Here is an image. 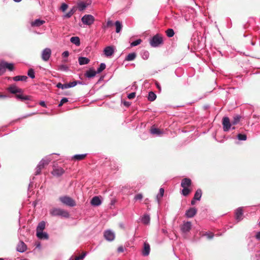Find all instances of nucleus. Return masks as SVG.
I'll return each instance as SVG.
<instances>
[{
    "label": "nucleus",
    "mask_w": 260,
    "mask_h": 260,
    "mask_svg": "<svg viewBox=\"0 0 260 260\" xmlns=\"http://www.w3.org/2000/svg\"><path fill=\"white\" fill-rule=\"evenodd\" d=\"M50 214L53 216H59L64 218H69L70 216L68 211L59 208L51 209L50 210Z\"/></svg>",
    "instance_id": "nucleus-1"
},
{
    "label": "nucleus",
    "mask_w": 260,
    "mask_h": 260,
    "mask_svg": "<svg viewBox=\"0 0 260 260\" xmlns=\"http://www.w3.org/2000/svg\"><path fill=\"white\" fill-rule=\"evenodd\" d=\"M59 201L63 204L69 207H74L76 206L75 201L72 198L67 196L59 197Z\"/></svg>",
    "instance_id": "nucleus-2"
},
{
    "label": "nucleus",
    "mask_w": 260,
    "mask_h": 260,
    "mask_svg": "<svg viewBox=\"0 0 260 260\" xmlns=\"http://www.w3.org/2000/svg\"><path fill=\"white\" fill-rule=\"evenodd\" d=\"M163 42L162 38L158 35H156L152 37L150 41V44L152 47H158Z\"/></svg>",
    "instance_id": "nucleus-3"
},
{
    "label": "nucleus",
    "mask_w": 260,
    "mask_h": 260,
    "mask_svg": "<svg viewBox=\"0 0 260 260\" xmlns=\"http://www.w3.org/2000/svg\"><path fill=\"white\" fill-rule=\"evenodd\" d=\"M94 20V17L90 14L85 15L81 18L82 22L86 25H90L93 24Z\"/></svg>",
    "instance_id": "nucleus-4"
},
{
    "label": "nucleus",
    "mask_w": 260,
    "mask_h": 260,
    "mask_svg": "<svg viewBox=\"0 0 260 260\" xmlns=\"http://www.w3.org/2000/svg\"><path fill=\"white\" fill-rule=\"evenodd\" d=\"M51 55V50L49 48H46L43 50L41 54L42 59L44 61L49 60Z\"/></svg>",
    "instance_id": "nucleus-5"
},
{
    "label": "nucleus",
    "mask_w": 260,
    "mask_h": 260,
    "mask_svg": "<svg viewBox=\"0 0 260 260\" xmlns=\"http://www.w3.org/2000/svg\"><path fill=\"white\" fill-rule=\"evenodd\" d=\"M222 125L223 131L228 132L231 128L233 124L230 122V119L228 117H224L222 119Z\"/></svg>",
    "instance_id": "nucleus-6"
},
{
    "label": "nucleus",
    "mask_w": 260,
    "mask_h": 260,
    "mask_svg": "<svg viewBox=\"0 0 260 260\" xmlns=\"http://www.w3.org/2000/svg\"><path fill=\"white\" fill-rule=\"evenodd\" d=\"M243 211L242 207H239L235 211V218L237 222H239L243 219Z\"/></svg>",
    "instance_id": "nucleus-7"
},
{
    "label": "nucleus",
    "mask_w": 260,
    "mask_h": 260,
    "mask_svg": "<svg viewBox=\"0 0 260 260\" xmlns=\"http://www.w3.org/2000/svg\"><path fill=\"white\" fill-rule=\"evenodd\" d=\"M8 91L13 94L20 93L22 92L21 88L17 87L15 84L10 85L7 89Z\"/></svg>",
    "instance_id": "nucleus-8"
},
{
    "label": "nucleus",
    "mask_w": 260,
    "mask_h": 260,
    "mask_svg": "<svg viewBox=\"0 0 260 260\" xmlns=\"http://www.w3.org/2000/svg\"><path fill=\"white\" fill-rule=\"evenodd\" d=\"M191 228V223L190 221L184 222L181 227V230L182 233H186L189 232Z\"/></svg>",
    "instance_id": "nucleus-9"
},
{
    "label": "nucleus",
    "mask_w": 260,
    "mask_h": 260,
    "mask_svg": "<svg viewBox=\"0 0 260 260\" xmlns=\"http://www.w3.org/2000/svg\"><path fill=\"white\" fill-rule=\"evenodd\" d=\"M105 239L109 241H112L115 239V234L111 230H107L104 233Z\"/></svg>",
    "instance_id": "nucleus-10"
},
{
    "label": "nucleus",
    "mask_w": 260,
    "mask_h": 260,
    "mask_svg": "<svg viewBox=\"0 0 260 260\" xmlns=\"http://www.w3.org/2000/svg\"><path fill=\"white\" fill-rule=\"evenodd\" d=\"M64 173V170L61 167H55L52 171V174L56 177H60Z\"/></svg>",
    "instance_id": "nucleus-11"
},
{
    "label": "nucleus",
    "mask_w": 260,
    "mask_h": 260,
    "mask_svg": "<svg viewBox=\"0 0 260 260\" xmlns=\"http://www.w3.org/2000/svg\"><path fill=\"white\" fill-rule=\"evenodd\" d=\"M45 23V21L40 19H37L30 22V25L32 27H40Z\"/></svg>",
    "instance_id": "nucleus-12"
},
{
    "label": "nucleus",
    "mask_w": 260,
    "mask_h": 260,
    "mask_svg": "<svg viewBox=\"0 0 260 260\" xmlns=\"http://www.w3.org/2000/svg\"><path fill=\"white\" fill-rule=\"evenodd\" d=\"M197 212V210L195 208H190L185 212V215L187 218L193 217Z\"/></svg>",
    "instance_id": "nucleus-13"
},
{
    "label": "nucleus",
    "mask_w": 260,
    "mask_h": 260,
    "mask_svg": "<svg viewBox=\"0 0 260 260\" xmlns=\"http://www.w3.org/2000/svg\"><path fill=\"white\" fill-rule=\"evenodd\" d=\"M26 249L27 246L26 244L23 241H20L16 247L17 251L19 252H24Z\"/></svg>",
    "instance_id": "nucleus-14"
},
{
    "label": "nucleus",
    "mask_w": 260,
    "mask_h": 260,
    "mask_svg": "<svg viewBox=\"0 0 260 260\" xmlns=\"http://www.w3.org/2000/svg\"><path fill=\"white\" fill-rule=\"evenodd\" d=\"M150 247L149 244L147 242H145L144 243L143 249L142 252V255L144 256H148L150 253Z\"/></svg>",
    "instance_id": "nucleus-15"
},
{
    "label": "nucleus",
    "mask_w": 260,
    "mask_h": 260,
    "mask_svg": "<svg viewBox=\"0 0 260 260\" xmlns=\"http://www.w3.org/2000/svg\"><path fill=\"white\" fill-rule=\"evenodd\" d=\"M104 52L106 56H111L114 52V48L112 46H107L104 49Z\"/></svg>",
    "instance_id": "nucleus-16"
},
{
    "label": "nucleus",
    "mask_w": 260,
    "mask_h": 260,
    "mask_svg": "<svg viewBox=\"0 0 260 260\" xmlns=\"http://www.w3.org/2000/svg\"><path fill=\"white\" fill-rule=\"evenodd\" d=\"M91 204L94 206H98L102 204V201L100 197L99 196H95L92 198L91 200Z\"/></svg>",
    "instance_id": "nucleus-17"
},
{
    "label": "nucleus",
    "mask_w": 260,
    "mask_h": 260,
    "mask_svg": "<svg viewBox=\"0 0 260 260\" xmlns=\"http://www.w3.org/2000/svg\"><path fill=\"white\" fill-rule=\"evenodd\" d=\"M37 236L39 239H46L47 240L49 238V236L48 234L46 232H37Z\"/></svg>",
    "instance_id": "nucleus-18"
},
{
    "label": "nucleus",
    "mask_w": 260,
    "mask_h": 260,
    "mask_svg": "<svg viewBox=\"0 0 260 260\" xmlns=\"http://www.w3.org/2000/svg\"><path fill=\"white\" fill-rule=\"evenodd\" d=\"M96 74H98L96 71H95L94 70L90 69L86 71L85 74V76L88 78H91L94 77Z\"/></svg>",
    "instance_id": "nucleus-19"
},
{
    "label": "nucleus",
    "mask_w": 260,
    "mask_h": 260,
    "mask_svg": "<svg viewBox=\"0 0 260 260\" xmlns=\"http://www.w3.org/2000/svg\"><path fill=\"white\" fill-rule=\"evenodd\" d=\"M191 180L189 178H186L183 179L181 183V186L182 187H189L191 184Z\"/></svg>",
    "instance_id": "nucleus-20"
},
{
    "label": "nucleus",
    "mask_w": 260,
    "mask_h": 260,
    "mask_svg": "<svg viewBox=\"0 0 260 260\" xmlns=\"http://www.w3.org/2000/svg\"><path fill=\"white\" fill-rule=\"evenodd\" d=\"M164 189L160 188L159 190V193L156 195V200L158 204H160V200L164 196Z\"/></svg>",
    "instance_id": "nucleus-21"
},
{
    "label": "nucleus",
    "mask_w": 260,
    "mask_h": 260,
    "mask_svg": "<svg viewBox=\"0 0 260 260\" xmlns=\"http://www.w3.org/2000/svg\"><path fill=\"white\" fill-rule=\"evenodd\" d=\"M90 60L85 57H79L78 58V61L80 65H84L88 64Z\"/></svg>",
    "instance_id": "nucleus-22"
},
{
    "label": "nucleus",
    "mask_w": 260,
    "mask_h": 260,
    "mask_svg": "<svg viewBox=\"0 0 260 260\" xmlns=\"http://www.w3.org/2000/svg\"><path fill=\"white\" fill-rule=\"evenodd\" d=\"M150 216L149 215L147 214H144L141 218V221L144 224H148L150 222Z\"/></svg>",
    "instance_id": "nucleus-23"
},
{
    "label": "nucleus",
    "mask_w": 260,
    "mask_h": 260,
    "mask_svg": "<svg viewBox=\"0 0 260 260\" xmlns=\"http://www.w3.org/2000/svg\"><path fill=\"white\" fill-rule=\"evenodd\" d=\"M150 133L157 136H159L162 134V132L158 128L152 127L150 129Z\"/></svg>",
    "instance_id": "nucleus-24"
},
{
    "label": "nucleus",
    "mask_w": 260,
    "mask_h": 260,
    "mask_svg": "<svg viewBox=\"0 0 260 260\" xmlns=\"http://www.w3.org/2000/svg\"><path fill=\"white\" fill-rule=\"evenodd\" d=\"M50 161L51 159L49 157H46L45 158H43L39 164H41V167L44 168V166L45 165H47Z\"/></svg>",
    "instance_id": "nucleus-25"
},
{
    "label": "nucleus",
    "mask_w": 260,
    "mask_h": 260,
    "mask_svg": "<svg viewBox=\"0 0 260 260\" xmlns=\"http://www.w3.org/2000/svg\"><path fill=\"white\" fill-rule=\"evenodd\" d=\"M70 41L73 44H75L77 46H79L80 45V39L78 37H73L70 39Z\"/></svg>",
    "instance_id": "nucleus-26"
},
{
    "label": "nucleus",
    "mask_w": 260,
    "mask_h": 260,
    "mask_svg": "<svg viewBox=\"0 0 260 260\" xmlns=\"http://www.w3.org/2000/svg\"><path fill=\"white\" fill-rule=\"evenodd\" d=\"M46 223L45 221H42L39 223L37 227V232H42L45 228Z\"/></svg>",
    "instance_id": "nucleus-27"
},
{
    "label": "nucleus",
    "mask_w": 260,
    "mask_h": 260,
    "mask_svg": "<svg viewBox=\"0 0 260 260\" xmlns=\"http://www.w3.org/2000/svg\"><path fill=\"white\" fill-rule=\"evenodd\" d=\"M136 53L135 52H133L131 53H129L125 57V60L126 61H132L134 60L136 57Z\"/></svg>",
    "instance_id": "nucleus-28"
},
{
    "label": "nucleus",
    "mask_w": 260,
    "mask_h": 260,
    "mask_svg": "<svg viewBox=\"0 0 260 260\" xmlns=\"http://www.w3.org/2000/svg\"><path fill=\"white\" fill-rule=\"evenodd\" d=\"M27 79L26 76H16L13 77V80L15 81H25Z\"/></svg>",
    "instance_id": "nucleus-29"
},
{
    "label": "nucleus",
    "mask_w": 260,
    "mask_h": 260,
    "mask_svg": "<svg viewBox=\"0 0 260 260\" xmlns=\"http://www.w3.org/2000/svg\"><path fill=\"white\" fill-rule=\"evenodd\" d=\"M202 195V192L201 189H198L196 191L195 194L194 195V199H196L197 201H200L201 200V197Z\"/></svg>",
    "instance_id": "nucleus-30"
},
{
    "label": "nucleus",
    "mask_w": 260,
    "mask_h": 260,
    "mask_svg": "<svg viewBox=\"0 0 260 260\" xmlns=\"http://www.w3.org/2000/svg\"><path fill=\"white\" fill-rule=\"evenodd\" d=\"M16 98L21 101L30 100V98L29 96L23 95L22 94H18L16 95Z\"/></svg>",
    "instance_id": "nucleus-31"
},
{
    "label": "nucleus",
    "mask_w": 260,
    "mask_h": 260,
    "mask_svg": "<svg viewBox=\"0 0 260 260\" xmlns=\"http://www.w3.org/2000/svg\"><path fill=\"white\" fill-rule=\"evenodd\" d=\"M76 11V9L75 8H73L72 9H71L69 12H68L67 13H66V14H64L63 16V17L64 18H70L74 14V13Z\"/></svg>",
    "instance_id": "nucleus-32"
},
{
    "label": "nucleus",
    "mask_w": 260,
    "mask_h": 260,
    "mask_svg": "<svg viewBox=\"0 0 260 260\" xmlns=\"http://www.w3.org/2000/svg\"><path fill=\"white\" fill-rule=\"evenodd\" d=\"M88 4L86 3L81 2L78 4V7L79 11H81L84 10L87 6Z\"/></svg>",
    "instance_id": "nucleus-33"
},
{
    "label": "nucleus",
    "mask_w": 260,
    "mask_h": 260,
    "mask_svg": "<svg viewBox=\"0 0 260 260\" xmlns=\"http://www.w3.org/2000/svg\"><path fill=\"white\" fill-rule=\"evenodd\" d=\"M116 26V32L117 33L120 32L122 28V23L119 21H116L115 23Z\"/></svg>",
    "instance_id": "nucleus-34"
},
{
    "label": "nucleus",
    "mask_w": 260,
    "mask_h": 260,
    "mask_svg": "<svg viewBox=\"0 0 260 260\" xmlns=\"http://www.w3.org/2000/svg\"><path fill=\"white\" fill-rule=\"evenodd\" d=\"M156 98V95L155 93L152 91H150L148 93V100L149 101L152 102L154 101Z\"/></svg>",
    "instance_id": "nucleus-35"
},
{
    "label": "nucleus",
    "mask_w": 260,
    "mask_h": 260,
    "mask_svg": "<svg viewBox=\"0 0 260 260\" xmlns=\"http://www.w3.org/2000/svg\"><path fill=\"white\" fill-rule=\"evenodd\" d=\"M5 67L6 69H8L9 71H12L14 69V64L12 63H8L5 61H3Z\"/></svg>",
    "instance_id": "nucleus-36"
},
{
    "label": "nucleus",
    "mask_w": 260,
    "mask_h": 260,
    "mask_svg": "<svg viewBox=\"0 0 260 260\" xmlns=\"http://www.w3.org/2000/svg\"><path fill=\"white\" fill-rule=\"evenodd\" d=\"M141 56L144 59H147L149 56V53L148 51L143 50L141 52Z\"/></svg>",
    "instance_id": "nucleus-37"
},
{
    "label": "nucleus",
    "mask_w": 260,
    "mask_h": 260,
    "mask_svg": "<svg viewBox=\"0 0 260 260\" xmlns=\"http://www.w3.org/2000/svg\"><path fill=\"white\" fill-rule=\"evenodd\" d=\"M241 116L239 115H236L234 117L233 120L232 121V124L233 125H236L238 123L240 120Z\"/></svg>",
    "instance_id": "nucleus-38"
},
{
    "label": "nucleus",
    "mask_w": 260,
    "mask_h": 260,
    "mask_svg": "<svg viewBox=\"0 0 260 260\" xmlns=\"http://www.w3.org/2000/svg\"><path fill=\"white\" fill-rule=\"evenodd\" d=\"M167 36L169 38L172 37L174 35V31L172 28H169L166 31Z\"/></svg>",
    "instance_id": "nucleus-39"
},
{
    "label": "nucleus",
    "mask_w": 260,
    "mask_h": 260,
    "mask_svg": "<svg viewBox=\"0 0 260 260\" xmlns=\"http://www.w3.org/2000/svg\"><path fill=\"white\" fill-rule=\"evenodd\" d=\"M27 75L31 79H34L35 77V71L32 69H29L27 72Z\"/></svg>",
    "instance_id": "nucleus-40"
},
{
    "label": "nucleus",
    "mask_w": 260,
    "mask_h": 260,
    "mask_svg": "<svg viewBox=\"0 0 260 260\" xmlns=\"http://www.w3.org/2000/svg\"><path fill=\"white\" fill-rule=\"evenodd\" d=\"M106 68V64L104 63H101L100 67L97 69L96 72L98 74L102 72Z\"/></svg>",
    "instance_id": "nucleus-41"
},
{
    "label": "nucleus",
    "mask_w": 260,
    "mask_h": 260,
    "mask_svg": "<svg viewBox=\"0 0 260 260\" xmlns=\"http://www.w3.org/2000/svg\"><path fill=\"white\" fill-rule=\"evenodd\" d=\"M86 156V154H76L73 157L74 158L77 160H82Z\"/></svg>",
    "instance_id": "nucleus-42"
},
{
    "label": "nucleus",
    "mask_w": 260,
    "mask_h": 260,
    "mask_svg": "<svg viewBox=\"0 0 260 260\" xmlns=\"http://www.w3.org/2000/svg\"><path fill=\"white\" fill-rule=\"evenodd\" d=\"M6 71V68L5 67L3 61L0 63V76L2 75Z\"/></svg>",
    "instance_id": "nucleus-43"
},
{
    "label": "nucleus",
    "mask_w": 260,
    "mask_h": 260,
    "mask_svg": "<svg viewBox=\"0 0 260 260\" xmlns=\"http://www.w3.org/2000/svg\"><path fill=\"white\" fill-rule=\"evenodd\" d=\"M58 70L61 71H67L69 70V68L66 65L61 64L58 66Z\"/></svg>",
    "instance_id": "nucleus-44"
},
{
    "label": "nucleus",
    "mask_w": 260,
    "mask_h": 260,
    "mask_svg": "<svg viewBox=\"0 0 260 260\" xmlns=\"http://www.w3.org/2000/svg\"><path fill=\"white\" fill-rule=\"evenodd\" d=\"M41 164H39L36 168L35 175H38L40 174L41 170L43 168L41 166Z\"/></svg>",
    "instance_id": "nucleus-45"
},
{
    "label": "nucleus",
    "mask_w": 260,
    "mask_h": 260,
    "mask_svg": "<svg viewBox=\"0 0 260 260\" xmlns=\"http://www.w3.org/2000/svg\"><path fill=\"white\" fill-rule=\"evenodd\" d=\"M56 87L58 88H61L62 89H67L68 86L67 84H62L61 83H58L56 85Z\"/></svg>",
    "instance_id": "nucleus-46"
},
{
    "label": "nucleus",
    "mask_w": 260,
    "mask_h": 260,
    "mask_svg": "<svg viewBox=\"0 0 260 260\" xmlns=\"http://www.w3.org/2000/svg\"><path fill=\"white\" fill-rule=\"evenodd\" d=\"M237 138L241 141H245L247 139V136L245 134H239L237 136Z\"/></svg>",
    "instance_id": "nucleus-47"
},
{
    "label": "nucleus",
    "mask_w": 260,
    "mask_h": 260,
    "mask_svg": "<svg viewBox=\"0 0 260 260\" xmlns=\"http://www.w3.org/2000/svg\"><path fill=\"white\" fill-rule=\"evenodd\" d=\"M183 188L182 190V194L184 196H187L190 192V190L188 188V187H184Z\"/></svg>",
    "instance_id": "nucleus-48"
},
{
    "label": "nucleus",
    "mask_w": 260,
    "mask_h": 260,
    "mask_svg": "<svg viewBox=\"0 0 260 260\" xmlns=\"http://www.w3.org/2000/svg\"><path fill=\"white\" fill-rule=\"evenodd\" d=\"M142 42V40L141 39H137L134 41H133V42L131 43V46L132 47H134V46H137L138 45H139Z\"/></svg>",
    "instance_id": "nucleus-49"
},
{
    "label": "nucleus",
    "mask_w": 260,
    "mask_h": 260,
    "mask_svg": "<svg viewBox=\"0 0 260 260\" xmlns=\"http://www.w3.org/2000/svg\"><path fill=\"white\" fill-rule=\"evenodd\" d=\"M68 86V88H72L73 87H75L77 85V82H76V81H74L73 82H71L69 83H67Z\"/></svg>",
    "instance_id": "nucleus-50"
},
{
    "label": "nucleus",
    "mask_w": 260,
    "mask_h": 260,
    "mask_svg": "<svg viewBox=\"0 0 260 260\" xmlns=\"http://www.w3.org/2000/svg\"><path fill=\"white\" fill-rule=\"evenodd\" d=\"M68 102V98H63L61 100L59 104H58V107L62 106L63 104H64V103H67Z\"/></svg>",
    "instance_id": "nucleus-51"
},
{
    "label": "nucleus",
    "mask_w": 260,
    "mask_h": 260,
    "mask_svg": "<svg viewBox=\"0 0 260 260\" xmlns=\"http://www.w3.org/2000/svg\"><path fill=\"white\" fill-rule=\"evenodd\" d=\"M86 255V253H83L81 255L79 256H76L74 259L72 258V260H80L81 259H83L85 257Z\"/></svg>",
    "instance_id": "nucleus-52"
},
{
    "label": "nucleus",
    "mask_w": 260,
    "mask_h": 260,
    "mask_svg": "<svg viewBox=\"0 0 260 260\" xmlns=\"http://www.w3.org/2000/svg\"><path fill=\"white\" fill-rule=\"evenodd\" d=\"M143 198V196L141 193H138L135 196L134 199L136 201L141 200Z\"/></svg>",
    "instance_id": "nucleus-53"
},
{
    "label": "nucleus",
    "mask_w": 260,
    "mask_h": 260,
    "mask_svg": "<svg viewBox=\"0 0 260 260\" xmlns=\"http://www.w3.org/2000/svg\"><path fill=\"white\" fill-rule=\"evenodd\" d=\"M68 5L65 3H63L60 9L62 10V11L64 12L68 8Z\"/></svg>",
    "instance_id": "nucleus-54"
},
{
    "label": "nucleus",
    "mask_w": 260,
    "mask_h": 260,
    "mask_svg": "<svg viewBox=\"0 0 260 260\" xmlns=\"http://www.w3.org/2000/svg\"><path fill=\"white\" fill-rule=\"evenodd\" d=\"M136 96V92H133L128 94L127 98L129 99H133Z\"/></svg>",
    "instance_id": "nucleus-55"
},
{
    "label": "nucleus",
    "mask_w": 260,
    "mask_h": 260,
    "mask_svg": "<svg viewBox=\"0 0 260 260\" xmlns=\"http://www.w3.org/2000/svg\"><path fill=\"white\" fill-rule=\"evenodd\" d=\"M205 235L209 239H211L214 237V234L212 233H206Z\"/></svg>",
    "instance_id": "nucleus-56"
},
{
    "label": "nucleus",
    "mask_w": 260,
    "mask_h": 260,
    "mask_svg": "<svg viewBox=\"0 0 260 260\" xmlns=\"http://www.w3.org/2000/svg\"><path fill=\"white\" fill-rule=\"evenodd\" d=\"M107 26L110 27L113 25V21L111 20H108L106 23Z\"/></svg>",
    "instance_id": "nucleus-57"
},
{
    "label": "nucleus",
    "mask_w": 260,
    "mask_h": 260,
    "mask_svg": "<svg viewBox=\"0 0 260 260\" xmlns=\"http://www.w3.org/2000/svg\"><path fill=\"white\" fill-rule=\"evenodd\" d=\"M124 251V248L123 246H120L118 247V248L117 249V251L118 252H123Z\"/></svg>",
    "instance_id": "nucleus-58"
},
{
    "label": "nucleus",
    "mask_w": 260,
    "mask_h": 260,
    "mask_svg": "<svg viewBox=\"0 0 260 260\" xmlns=\"http://www.w3.org/2000/svg\"><path fill=\"white\" fill-rule=\"evenodd\" d=\"M62 55L63 57H67L69 55V53L68 51H64L62 53Z\"/></svg>",
    "instance_id": "nucleus-59"
},
{
    "label": "nucleus",
    "mask_w": 260,
    "mask_h": 260,
    "mask_svg": "<svg viewBox=\"0 0 260 260\" xmlns=\"http://www.w3.org/2000/svg\"><path fill=\"white\" fill-rule=\"evenodd\" d=\"M40 105L43 107H47V105L44 101H41L40 102Z\"/></svg>",
    "instance_id": "nucleus-60"
},
{
    "label": "nucleus",
    "mask_w": 260,
    "mask_h": 260,
    "mask_svg": "<svg viewBox=\"0 0 260 260\" xmlns=\"http://www.w3.org/2000/svg\"><path fill=\"white\" fill-rule=\"evenodd\" d=\"M255 238L257 240H260V231L257 232L255 235Z\"/></svg>",
    "instance_id": "nucleus-61"
},
{
    "label": "nucleus",
    "mask_w": 260,
    "mask_h": 260,
    "mask_svg": "<svg viewBox=\"0 0 260 260\" xmlns=\"http://www.w3.org/2000/svg\"><path fill=\"white\" fill-rule=\"evenodd\" d=\"M35 114H36V113H30V114H27V115H26L24 116L23 117V118H26V117H28V116H32V115H33Z\"/></svg>",
    "instance_id": "nucleus-62"
},
{
    "label": "nucleus",
    "mask_w": 260,
    "mask_h": 260,
    "mask_svg": "<svg viewBox=\"0 0 260 260\" xmlns=\"http://www.w3.org/2000/svg\"><path fill=\"white\" fill-rule=\"evenodd\" d=\"M196 200H197L196 199H194V198H193V199L192 200V201H191V205H193L195 204Z\"/></svg>",
    "instance_id": "nucleus-63"
},
{
    "label": "nucleus",
    "mask_w": 260,
    "mask_h": 260,
    "mask_svg": "<svg viewBox=\"0 0 260 260\" xmlns=\"http://www.w3.org/2000/svg\"><path fill=\"white\" fill-rule=\"evenodd\" d=\"M108 27H109L108 26H107V24H104L103 26H102V28L103 29H106Z\"/></svg>",
    "instance_id": "nucleus-64"
}]
</instances>
